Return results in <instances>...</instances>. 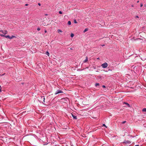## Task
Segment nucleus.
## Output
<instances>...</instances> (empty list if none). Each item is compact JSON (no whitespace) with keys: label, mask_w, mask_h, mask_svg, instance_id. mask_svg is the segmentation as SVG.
Segmentation results:
<instances>
[{"label":"nucleus","mask_w":146,"mask_h":146,"mask_svg":"<svg viewBox=\"0 0 146 146\" xmlns=\"http://www.w3.org/2000/svg\"><path fill=\"white\" fill-rule=\"evenodd\" d=\"M108 64L106 62L102 64L101 65L102 67L104 68H107L108 67Z\"/></svg>","instance_id":"obj_1"},{"label":"nucleus","mask_w":146,"mask_h":146,"mask_svg":"<svg viewBox=\"0 0 146 146\" xmlns=\"http://www.w3.org/2000/svg\"><path fill=\"white\" fill-rule=\"evenodd\" d=\"M63 91L60 90H58L55 92V94H58L61 93H63Z\"/></svg>","instance_id":"obj_2"},{"label":"nucleus","mask_w":146,"mask_h":146,"mask_svg":"<svg viewBox=\"0 0 146 146\" xmlns=\"http://www.w3.org/2000/svg\"><path fill=\"white\" fill-rule=\"evenodd\" d=\"M0 31L3 34H4V35H5L7 34V31L6 30H0Z\"/></svg>","instance_id":"obj_3"},{"label":"nucleus","mask_w":146,"mask_h":146,"mask_svg":"<svg viewBox=\"0 0 146 146\" xmlns=\"http://www.w3.org/2000/svg\"><path fill=\"white\" fill-rule=\"evenodd\" d=\"M72 115L74 119H77V117L76 115H74L72 113Z\"/></svg>","instance_id":"obj_4"},{"label":"nucleus","mask_w":146,"mask_h":146,"mask_svg":"<svg viewBox=\"0 0 146 146\" xmlns=\"http://www.w3.org/2000/svg\"><path fill=\"white\" fill-rule=\"evenodd\" d=\"M88 57L87 56H86V58L85 60H84L83 61V62L84 63H85V62H87L88 61Z\"/></svg>","instance_id":"obj_5"},{"label":"nucleus","mask_w":146,"mask_h":146,"mask_svg":"<svg viewBox=\"0 0 146 146\" xmlns=\"http://www.w3.org/2000/svg\"><path fill=\"white\" fill-rule=\"evenodd\" d=\"M57 31L58 33L62 32V31L60 29H58L57 30Z\"/></svg>","instance_id":"obj_6"},{"label":"nucleus","mask_w":146,"mask_h":146,"mask_svg":"<svg viewBox=\"0 0 146 146\" xmlns=\"http://www.w3.org/2000/svg\"><path fill=\"white\" fill-rule=\"evenodd\" d=\"M97 77L98 79L101 80L102 79V77L101 76H99Z\"/></svg>","instance_id":"obj_7"},{"label":"nucleus","mask_w":146,"mask_h":146,"mask_svg":"<svg viewBox=\"0 0 146 146\" xmlns=\"http://www.w3.org/2000/svg\"><path fill=\"white\" fill-rule=\"evenodd\" d=\"M124 104H125L126 105H127L129 107H130V105L129 104H128V103L127 102H124Z\"/></svg>","instance_id":"obj_8"},{"label":"nucleus","mask_w":146,"mask_h":146,"mask_svg":"<svg viewBox=\"0 0 146 146\" xmlns=\"http://www.w3.org/2000/svg\"><path fill=\"white\" fill-rule=\"evenodd\" d=\"M88 29L87 28H86L84 30V31H83V32L84 33H85L87 31H88Z\"/></svg>","instance_id":"obj_9"},{"label":"nucleus","mask_w":146,"mask_h":146,"mask_svg":"<svg viewBox=\"0 0 146 146\" xmlns=\"http://www.w3.org/2000/svg\"><path fill=\"white\" fill-rule=\"evenodd\" d=\"M131 143V142H130L129 141H126V142H125L126 143H127L128 144H130Z\"/></svg>","instance_id":"obj_10"},{"label":"nucleus","mask_w":146,"mask_h":146,"mask_svg":"<svg viewBox=\"0 0 146 146\" xmlns=\"http://www.w3.org/2000/svg\"><path fill=\"white\" fill-rule=\"evenodd\" d=\"M15 36H14V35H12L11 36H10V39H12L13 38H15Z\"/></svg>","instance_id":"obj_11"},{"label":"nucleus","mask_w":146,"mask_h":146,"mask_svg":"<svg viewBox=\"0 0 146 146\" xmlns=\"http://www.w3.org/2000/svg\"><path fill=\"white\" fill-rule=\"evenodd\" d=\"M142 111H143V112H146V108H143L142 109Z\"/></svg>","instance_id":"obj_12"},{"label":"nucleus","mask_w":146,"mask_h":146,"mask_svg":"<svg viewBox=\"0 0 146 146\" xmlns=\"http://www.w3.org/2000/svg\"><path fill=\"white\" fill-rule=\"evenodd\" d=\"M100 85V84L99 83H96L95 84V86H99Z\"/></svg>","instance_id":"obj_13"},{"label":"nucleus","mask_w":146,"mask_h":146,"mask_svg":"<svg viewBox=\"0 0 146 146\" xmlns=\"http://www.w3.org/2000/svg\"><path fill=\"white\" fill-rule=\"evenodd\" d=\"M68 24L69 25H71V22L70 21H69L68 22Z\"/></svg>","instance_id":"obj_14"},{"label":"nucleus","mask_w":146,"mask_h":146,"mask_svg":"<svg viewBox=\"0 0 146 146\" xmlns=\"http://www.w3.org/2000/svg\"><path fill=\"white\" fill-rule=\"evenodd\" d=\"M41 98L43 100V101H44V102L45 98H44V96H42L41 97Z\"/></svg>","instance_id":"obj_15"},{"label":"nucleus","mask_w":146,"mask_h":146,"mask_svg":"<svg viewBox=\"0 0 146 146\" xmlns=\"http://www.w3.org/2000/svg\"><path fill=\"white\" fill-rule=\"evenodd\" d=\"M5 37L7 38H8L9 39H10V36L9 35L5 36Z\"/></svg>","instance_id":"obj_16"},{"label":"nucleus","mask_w":146,"mask_h":146,"mask_svg":"<svg viewBox=\"0 0 146 146\" xmlns=\"http://www.w3.org/2000/svg\"><path fill=\"white\" fill-rule=\"evenodd\" d=\"M70 36L72 38L74 36V34L73 33H71Z\"/></svg>","instance_id":"obj_17"},{"label":"nucleus","mask_w":146,"mask_h":146,"mask_svg":"<svg viewBox=\"0 0 146 146\" xmlns=\"http://www.w3.org/2000/svg\"><path fill=\"white\" fill-rule=\"evenodd\" d=\"M0 36L2 37H4V36L5 37V36L4 35H3V34H0Z\"/></svg>","instance_id":"obj_18"},{"label":"nucleus","mask_w":146,"mask_h":146,"mask_svg":"<svg viewBox=\"0 0 146 146\" xmlns=\"http://www.w3.org/2000/svg\"><path fill=\"white\" fill-rule=\"evenodd\" d=\"M46 52V54L48 56H49V53L48 52V51H47V52Z\"/></svg>","instance_id":"obj_19"},{"label":"nucleus","mask_w":146,"mask_h":146,"mask_svg":"<svg viewBox=\"0 0 146 146\" xmlns=\"http://www.w3.org/2000/svg\"><path fill=\"white\" fill-rule=\"evenodd\" d=\"M143 6V4L141 3L140 4V7H142V6Z\"/></svg>","instance_id":"obj_20"},{"label":"nucleus","mask_w":146,"mask_h":146,"mask_svg":"<svg viewBox=\"0 0 146 146\" xmlns=\"http://www.w3.org/2000/svg\"><path fill=\"white\" fill-rule=\"evenodd\" d=\"M74 23H77V22L76 21V20H74Z\"/></svg>","instance_id":"obj_21"},{"label":"nucleus","mask_w":146,"mask_h":146,"mask_svg":"<svg viewBox=\"0 0 146 146\" xmlns=\"http://www.w3.org/2000/svg\"><path fill=\"white\" fill-rule=\"evenodd\" d=\"M62 100H67V99H68V98H62Z\"/></svg>","instance_id":"obj_22"},{"label":"nucleus","mask_w":146,"mask_h":146,"mask_svg":"<svg viewBox=\"0 0 146 146\" xmlns=\"http://www.w3.org/2000/svg\"><path fill=\"white\" fill-rule=\"evenodd\" d=\"M40 28H38L37 29V30L38 31H39L40 30Z\"/></svg>","instance_id":"obj_23"},{"label":"nucleus","mask_w":146,"mask_h":146,"mask_svg":"<svg viewBox=\"0 0 146 146\" xmlns=\"http://www.w3.org/2000/svg\"><path fill=\"white\" fill-rule=\"evenodd\" d=\"M59 14H62V12L61 11H60L59 12Z\"/></svg>","instance_id":"obj_24"},{"label":"nucleus","mask_w":146,"mask_h":146,"mask_svg":"<svg viewBox=\"0 0 146 146\" xmlns=\"http://www.w3.org/2000/svg\"><path fill=\"white\" fill-rule=\"evenodd\" d=\"M126 122V121H124L122 122V123L123 124L124 123H125Z\"/></svg>","instance_id":"obj_25"},{"label":"nucleus","mask_w":146,"mask_h":146,"mask_svg":"<svg viewBox=\"0 0 146 146\" xmlns=\"http://www.w3.org/2000/svg\"><path fill=\"white\" fill-rule=\"evenodd\" d=\"M135 18H139V17L137 15L135 16Z\"/></svg>","instance_id":"obj_26"},{"label":"nucleus","mask_w":146,"mask_h":146,"mask_svg":"<svg viewBox=\"0 0 146 146\" xmlns=\"http://www.w3.org/2000/svg\"><path fill=\"white\" fill-rule=\"evenodd\" d=\"M102 87L103 88H106V86L104 85H103L102 86Z\"/></svg>","instance_id":"obj_27"},{"label":"nucleus","mask_w":146,"mask_h":146,"mask_svg":"<svg viewBox=\"0 0 146 146\" xmlns=\"http://www.w3.org/2000/svg\"><path fill=\"white\" fill-rule=\"evenodd\" d=\"M103 126L106 127V125L105 124H103Z\"/></svg>","instance_id":"obj_28"},{"label":"nucleus","mask_w":146,"mask_h":146,"mask_svg":"<svg viewBox=\"0 0 146 146\" xmlns=\"http://www.w3.org/2000/svg\"><path fill=\"white\" fill-rule=\"evenodd\" d=\"M38 5H39V6H40L41 5H40V3H38Z\"/></svg>","instance_id":"obj_29"},{"label":"nucleus","mask_w":146,"mask_h":146,"mask_svg":"<svg viewBox=\"0 0 146 146\" xmlns=\"http://www.w3.org/2000/svg\"><path fill=\"white\" fill-rule=\"evenodd\" d=\"M144 7H146V4H145L144 5Z\"/></svg>","instance_id":"obj_30"},{"label":"nucleus","mask_w":146,"mask_h":146,"mask_svg":"<svg viewBox=\"0 0 146 146\" xmlns=\"http://www.w3.org/2000/svg\"><path fill=\"white\" fill-rule=\"evenodd\" d=\"M28 5H28V4H25V6H27Z\"/></svg>","instance_id":"obj_31"},{"label":"nucleus","mask_w":146,"mask_h":146,"mask_svg":"<svg viewBox=\"0 0 146 146\" xmlns=\"http://www.w3.org/2000/svg\"><path fill=\"white\" fill-rule=\"evenodd\" d=\"M139 1L138 0L137 1V3H139Z\"/></svg>","instance_id":"obj_32"},{"label":"nucleus","mask_w":146,"mask_h":146,"mask_svg":"<svg viewBox=\"0 0 146 146\" xmlns=\"http://www.w3.org/2000/svg\"><path fill=\"white\" fill-rule=\"evenodd\" d=\"M44 32L45 33H46L47 32V31L46 30H45L44 31Z\"/></svg>","instance_id":"obj_33"},{"label":"nucleus","mask_w":146,"mask_h":146,"mask_svg":"<svg viewBox=\"0 0 146 146\" xmlns=\"http://www.w3.org/2000/svg\"><path fill=\"white\" fill-rule=\"evenodd\" d=\"M133 6H133V5H131V7H133Z\"/></svg>","instance_id":"obj_34"},{"label":"nucleus","mask_w":146,"mask_h":146,"mask_svg":"<svg viewBox=\"0 0 146 146\" xmlns=\"http://www.w3.org/2000/svg\"><path fill=\"white\" fill-rule=\"evenodd\" d=\"M97 59H99V58H97Z\"/></svg>","instance_id":"obj_35"},{"label":"nucleus","mask_w":146,"mask_h":146,"mask_svg":"<svg viewBox=\"0 0 146 146\" xmlns=\"http://www.w3.org/2000/svg\"><path fill=\"white\" fill-rule=\"evenodd\" d=\"M104 46V44H103V45H102V46Z\"/></svg>","instance_id":"obj_36"}]
</instances>
